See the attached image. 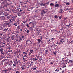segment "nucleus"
I'll list each match as a JSON object with an SVG mask.
<instances>
[{
    "label": "nucleus",
    "instance_id": "f257e3e1",
    "mask_svg": "<svg viewBox=\"0 0 73 73\" xmlns=\"http://www.w3.org/2000/svg\"><path fill=\"white\" fill-rule=\"evenodd\" d=\"M16 17H17V16H13V15H11L10 19H11V21H15H15H15V19H16Z\"/></svg>",
    "mask_w": 73,
    "mask_h": 73
},
{
    "label": "nucleus",
    "instance_id": "f03ea898",
    "mask_svg": "<svg viewBox=\"0 0 73 73\" xmlns=\"http://www.w3.org/2000/svg\"><path fill=\"white\" fill-rule=\"evenodd\" d=\"M8 13H9V10L5 11V12L3 13V15L5 16H8Z\"/></svg>",
    "mask_w": 73,
    "mask_h": 73
},
{
    "label": "nucleus",
    "instance_id": "7ed1b4c3",
    "mask_svg": "<svg viewBox=\"0 0 73 73\" xmlns=\"http://www.w3.org/2000/svg\"><path fill=\"white\" fill-rule=\"evenodd\" d=\"M10 24V22L9 21H6L4 23L6 25H9Z\"/></svg>",
    "mask_w": 73,
    "mask_h": 73
},
{
    "label": "nucleus",
    "instance_id": "20e7f679",
    "mask_svg": "<svg viewBox=\"0 0 73 73\" xmlns=\"http://www.w3.org/2000/svg\"><path fill=\"white\" fill-rule=\"evenodd\" d=\"M22 41V39H21L20 37L19 38H17L16 40V41H19V42H21Z\"/></svg>",
    "mask_w": 73,
    "mask_h": 73
},
{
    "label": "nucleus",
    "instance_id": "39448f33",
    "mask_svg": "<svg viewBox=\"0 0 73 73\" xmlns=\"http://www.w3.org/2000/svg\"><path fill=\"white\" fill-rule=\"evenodd\" d=\"M69 62L70 63V64H71L72 66H73V60H69V62H68V63H69Z\"/></svg>",
    "mask_w": 73,
    "mask_h": 73
},
{
    "label": "nucleus",
    "instance_id": "423d86ee",
    "mask_svg": "<svg viewBox=\"0 0 73 73\" xmlns=\"http://www.w3.org/2000/svg\"><path fill=\"white\" fill-rule=\"evenodd\" d=\"M22 69L23 70H25V69H26V67L25 66V65H22Z\"/></svg>",
    "mask_w": 73,
    "mask_h": 73
},
{
    "label": "nucleus",
    "instance_id": "0eeeda50",
    "mask_svg": "<svg viewBox=\"0 0 73 73\" xmlns=\"http://www.w3.org/2000/svg\"><path fill=\"white\" fill-rule=\"evenodd\" d=\"M12 66H11V67H10V68H9L7 70H9V71H11V70H13V68L12 67Z\"/></svg>",
    "mask_w": 73,
    "mask_h": 73
},
{
    "label": "nucleus",
    "instance_id": "6e6552de",
    "mask_svg": "<svg viewBox=\"0 0 73 73\" xmlns=\"http://www.w3.org/2000/svg\"><path fill=\"white\" fill-rule=\"evenodd\" d=\"M3 45H4L3 46H5V45H6V46H7L8 45V42H6L5 43H2Z\"/></svg>",
    "mask_w": 73,
    "mask_h": 73
},
{
    "label": "nucleus",
    "instance_id": "1a4fd4ad",
    "mask_svg": "<svg viewBox=\"0 0 73 73\" xmlns=\"http://www.w3.org/2000/svg\"><path fill=\"white\" fill-rule=\"evenodd\" d=\"M0 18L2 20H5V18L4 16H1Z\"/></svg>",
    "mask_w": 73,
    "mask_h": 73
},
{
    "label": "nucleus",
    "instance_id": "9d476101",
    "mask_svg": "<svg viewBox=\"0 0 73 73\" xmlns=\"http://www.w3.org/2000/svg\"><path fill=\"white\" fill-rule=\"evenodd\" d=\"M14 39V36H11L10 37V40L11 41V40H13Z\"/></svg>",
    "mask_w": 73,
    "mask_h": 73
},
{
    "label": "nucleus",
    "instance_id": "9b49d317",
    "mask_svg": "<svg viewBox=\"0 0 73 73\" xmlns=\"http://www.w3.org/2000/svg\"><path fill=\"white\" fill-rule=\"evenodd\" d=\"M17 59H15L14 60V62L15 64H17Z\"/></svg>",
    "mask_w": 73,
    "mask_h": 73
},
{
    "label": "nucleus",
    "instance_id": "f8f14e48",
    "mask_svg": "<svg viewBox=\"0 0 73 73\" xmlns=\"http://www.w3.org/2000/svg\"><path fill=\"white\" fill-rule=\"evenodd\" d=\"M62 11L63 12V10H62V9H61L60 10L58 11V12L60 13H62Z\"/></svg>",
    "mask_w": 73,
    "mask_h": 73
},
{
    "label": "nucleus",
    "instance_id": "ddd939ff",
    "mask_svg": "<svg viewBox=\"0 0 73 73\" xmlns=\"http://www.w3.org/2000/svg\"><path fill=\"white\" fill-rule=\"evenodd\" d=\"M46 4V3L44 4L43 3H42L40 4V5H41V6H45Z\"/></svg>",
    "mask_w": 73,
    "mask_h": 73
},
{
    "label": "nucleus",
    "instance_id": "4468645a",
    "mask_svg": "<svg viewBox=\"0 0 73 73\" xmlns=\"http://www.w3.org/2000/svg\"><path fill=\"white\" fill-rule=\"evenodd\" d=\"M22 14V13H18L17 14V15H18V16H21V15Z\"/></svg>",
    "mask_w": 73,
    "mask_h": 73
},
{
    "label": "nucleus",
    "instance_id": "2eb2a0df",
    "mask_svg": "<svg viewBox=\"0 0 73 73\" xmlns=\"http://www.w3.org/2000/svg\"><path fill=\"white\" fill-rule=\"evenodd\" d=\"M54 7H60V6H59V4H57L54 6Z\"/></svg>",
    "mask_w": 73,
    "mask_h": 73
},
{
    "label": "nucleus",
    "instance_id": "dca6fc26",
    "mask_svg": "<svg viewBox=\"0 0 73 73\" xmlns=\"http://www.w3.org/2000/svg\"><path fill=\"white\" fill-rule=\"evenodd\" d=\"M11 15H9L7 17V19H11Z\"/></svg>",
    "mask_w": 73,
    "mask_h": 73
},
{
    "label": "nucleus",
    "instance_id": "f3484780",
    "mask_svg": "<svg viewBox=\"0 0 73 73\" xmlns=\"http://www.w3.org/2000/svg\"><path fill=\"white\" fill-rule=\"evenodd\" d=\"M32 1L31 0H27V1H26L25 2L26 3H27L28 2V3H31V2Z\"/></svg>",
    "mask_w": 73,
    "mask_h": 73
},
{
    "label": "nucleus",
    "instance_id": "a211bd4d",
    "mask_svg": "<svg viewBox=\"0 0 73 73\" xmlns=\"http://www.w3.org/2000/svg\"><path fill=\"white\" fill-rule=\"evenodd\" d=\"M27 51H26V52H23V54H27V53H28V50H26Z\"/></svg>",
    "mask_w": 73,
    "mask_h": 73
},
{
    "label": "nucleus",
    "instance_id": "6ab92c4d",
    "mask_svg": "<svg viewBox=\"0 0 73 73\" xmlns=\"http://www.w3.org/2000/svg\"><path fill=\"white\" fill-rule=\"evenodd\" d=\"M11 65H12V64H11L9 63L8 65V68H10L11 67Z\"/></svg>",
    "mask_w": 73,
    "mask_h": 73
},
{
    "label": "nucleus",
    "instance_id": "aec40b11",
    "mask_svg": "<svg viewBox=\"0 0 73 73\" xmlns=\"http://www.w3.org/2000/svg\"><path fill=\"white\" fill-rule=\"evenodd\" d=\"M59 70H59V68H57L56 70H55V72H56V71H57V72H58V71H59Z\"/></svg>",
    "mask_w": 73,
    "mask_h": 73
},
{
    "label": "nucleus",
    "instance_id": "412c9836",
    "mask_svg": "<svg viewBox=\"0 0 73 73\" xmlns=\"http://www.w3.org/2000/svg\"><path fill=\"white\" fill-rule=\"evenodd\" d=\"M7 30H8V29H5L3 30V31L4 32H6V31H7Z\"/></svg>",
    "mask_w": 73,
    "mask_h": 73
},
{
    "label": "nucleus",
    "instance_id": "4be33fe9",
    "mask_svg": "<svg viewBox=\"0 0 73 73\" xmlns=\"http://www.w3.org/2000/svg\"><path fill=\"white\" fill-rule=\"evenodd\" d=\"M13 25H15V26H17V23H14Z\"/></svg>",
    "mask_w": 73,
    "mask_h": 73
},
{
    "label": "nucleus",
    "instance_id": "5701e85b",
    "mask_svg": "<svg viewBox=\"0 0 73 73\" xmlns=\"http://www.w3.org/2000/svg\"><path fill=\"white\" fill-rule=\"evenodd\" d=\"M5 1L6 2H7V1H9V2H11V0H5Z\"/></svg>",
    "mask_w": 73,
    "mask_h": 73
},
{
    "label": "nucleus",
    "instance_id": "b1692460",
    "mask_svg": "<svg viewBox=\"0 0 73 73\" xmlns=\"http://www.w3.org/2000/svg\"><path fill=\"white\" fill-rule=\"evenodd\" d=\"M50 6H51V7H52V6H54V4H53V3H51V4H50Z\"/></svg>",
    "mask_w": 73,
    "mask_h": 73
},
{
    "label": "nucleus",
    "instance_id": "393cba45",
    "mask_svg": "<svg viewBox=\"0 0 73 73\" xmlns=\"http://www.w3.org/2000/svg\"><path fill=\"white\" fill-rule=\"evenodd\" d=\"M54 32H56V33H55V34H57L58 33V31L54 30Z\"/></svg>",
    "mask_w": 73,
    "mask_h": 73
},
{
    "label": "nucleus",
    "instance_id": "a878e982",
    "mask_svg": "<svg viewBox=\"0 0 73 73\" xmlns=\"http://www.w3.org/2000/svg\"><path fill=\"white\" fill-rule=\"evenodd\" d=\"M54 18H55V19H58V16H57V15H55L54 16Z\"/></svg>",
    "mask_w": 73,
    "mask_h": 73
},
{
    "label": "nucleus",
    "instance_id": "bb28decb",
    "mask_svg": "<svg viewBox=\"0 0 73 73\" xmlns=\"http://www.w3.org/2000/svg\"><path fill=\"white\" fill-rule=\"evenodd\" d=\"M16 64L15 63L14 64H13V66H14V67H16Z\"/></svg>",
    "mask_w": 73,
    "mask_h": 73
},
{
    "label": "nucleus",
    "instance_id": "cd10ccee",
    "mask_svg": "<svg viewBox=\"0 0 73 73\" xmlns=\"http://www.w3.org/2000/svg\"><path fill=\"white\" fill-rule=\"evenodd\" d=\"M17 29H20V26H19L17 27Z\"/></svg>",
    "mask_w": 73,
    "mask_h": 73
},
{
    "label": "nucleus",
    "instance_id": "c85d7f7f",
    "mask_svg": "<svg viewBox=\"0 0 73 73\" xmlns=\"http://www.w3.org/2000/svg\"><path fill=\"white\" fill-rule=\"evenodd\" d=\"M20 60H19V61H17V63L18 64H19H19H20Z\"/></svg>",
    "mask_w": 73,
    "mask_h": 73
},
{
    "label": "nucleus",
    "instance_id": "c756f323",
    "mask_svg": "<svg viewBox=\"0 0 73 73\" xmlns=\"http://www.w3.org/2000/svg\"><path fill=\"white\" fill-rule=\"evenodd\" d=\"M9 64H10L9 62H6V65H8Z\"/></svg>",
    "mask_w": 73,
    "mask_h": 73
},
{
    "label": "nucleus",
    "instance_id": "7c9ffc66",
    "mask_svg": "<svg viewBox=\"0 0 73 73\" xmlns=\"http://www.w3.org/2000/svg\"><path fill=\"white\" fill-rule=\"evenodd\" d=\"M3 72L4 73H7V70H5L3 71Z\"/></svg>",
    "mask_w": 73,
    "mask_h": 73
},
{
    "label": "nucleus",
    "instance_id": "2f4dec72",
    "mask_svg": "<svg viewBox=\"0 0 73 73\" xmlns=\"http://www.w3.org/2000/svg\"><path fill=\"white\" fill-rule=\"evenodd\" d=\"M36 29L37 31H39L40 30H39V28H36Z\"/></svg>",
    "mask_w": 73,
    "mask_h": 73
},
{
    "label": "nucleus",
    "instance_id": "473e14b6",
    "mask_svg": "<svg viewBox=\"0 0 73 73\" xmlns=\"http://www.w3.org/2000/svg\"><path fill=\"white\" fill-rule=\"evenodd\" d=\"M20 5H17V8H20Z\"/></svg>",
    "mask_w": 73,
    "mask_h": 73
},
{
    "label": "nucleus",
    "instance_id": "72a5a7b5",
    "mask_svg": "<svg viewBox=\"0 0 73 73\" xmlns=\"http://www.w3.org/2000/svg\"><path fill=\"white\" fill-rule=\"evenodd\" d=\"M27 30V31H26V32H27V33H29L30 32V31H29V30Z\"/></svg>",
    "mask_w": 73,
    "mask_h": 73
},
{
    "label": "nucleus",
    "instance_id": "f704fd0d",
    "mask_svg": "<svg viewBox=\"0 0 73 73\" xmlns=\"http://www.w3.org/2000/svg\"><path fill=\"white\" fill-rule=\"evenodd\" d=\"M66 25H64V27L63 28H66Z\"/></svg>",
    "mask_w": 73,
    "mask_h": 73
},
{
    "label": "nucleus",
    "instance_id": "c9c22d12",
    "mask_svg": "<svg viewBox=\"0 0 73 73\" xmlns=\"http://www.w3.org/2000/svg\"><path fill=\"white\" fill-rule=\"evenodd\" d=\"M20 12H21V13H22L23 12V10H22L21 9H20Z\"/></svg>",
    "mask_w": 73,
    "mask_h": 73
},
{
    "label": "nucleus",
    "instance_id": "e433bc0d",
    "mask_svg": "<svg viewBox=\"0 0 73 73\" xmlns=\"http://www.w3.org/2000/svg\"><path fill=\"white\" fill-rule=\"evenodd\" d=\"M30 51L31 53H33V51L32 50H30Z\"/></svg>",
    "mask_w": 73,
    "mask_h": 73
},
{
    "label": "nucleus",
    "instance_id": "4c0bfd02",
    "mask_svg": "<svg viewBox=\"0 0 73 73\" xmlns=\"http://www.w3.org/2000/svg\"><path fill=\"white\" fill-rule=\"evenodd\" d=\"M41 40H40V39H38V42H41Z\"/></svg>",
    "mask_w": 73,
    "mask_h": 73
},
{
    "label": "nucleus",
    "instance_id": "58836bf2",
    "mask_svg": "<svg viewBox=\"0 0 73 73\" xmlns=\"http://www.w3.org/2000/svg\"><path fill=\"white\" fill-rule=\"evenodd\" d=\"M67 26H69V27H72V25L70 24H69V25H67Z\"/></svg>",
    "mask_w": 73,
    "mask_h": 73
},
{
    "label": "nucleus",
    "instance_id": "ea45409f",
    "mask_svg": "<svg viewBox=\"0 0 73 73\" xmlns=\"http://www.w3.org/2000/svg\"><path fill=\"white\" fill-rule=\"evenodd\" d=\"M23 23H24V24H25V23L27 22V21H23Z\"/></svg>",
    "mask_w": 73,
    "mask_h": 73
},
{
    "label": "nucleus",
    "instance_id": "a19ab883",
    "mask_svg": "<svg viewBox=\"0 0 73 73\" xmlns=\"http://www.w3.org/2000/svg\"><path fill=\"white\" fill-rule=\"evenodd\" d=\"M36 60H37V59H36V58L35 57V58L34 61H36Z\"/></svg>",
    "mask_w": 73,
    "mask_h": 73
},
{
    "label": "nucleus",
    "instance_id": "79ce46f5",
    "mask_svg": "<svg viewBox=\"0 0 73 73\" xmlns=\"http://www.w3.org/2000/svg\"><path fill=\"white\" fill-rule=\"evenodd\" d=\"M15 73H20V71H16Z\"/></svg>",
    "mask_w": 73,
    "mask_h": 73
},
{
    "label": "nucleus",
    "instance_id": "37998d69",
    "mask_svg": "<svg viewBox=\"0 0 73 73\" xmlns=\"http://www.w3.org/2000/svg\"><path fill=\"white\" fill-rule=\"evenodd\" d=\"M20 38H21V39H22L24 38V36H21V37H20Z\"/></svg>",
    "mask_w": 73,
    "mask_h": 73
},
{
    "label": "nucleus",
    "instance_id": "c03bdc74",
    "mask_svg": "<svg viewBox=\"0 0 73 73\" xmlns=\"http://www.w3.org/2000/svg\"><path fill=\"white\" fill-rule=\"evenodd\" d=\"M30 29L31 31H33V29L32 27L30 28Z\"/></svg>",
    "mask_w": 73,
    "mask_h": 73
},
{
    "label": "nucleus",
    "instance_id": "a18cd8bd",
    "mask_svg": "<svg viewBox=\"0 0 73 73\" xmlns=\"http://www.w3.org/2000/svg\"><path fill=\"white\" fill-rule=\"evenodd\" d=\"M17 23L19 22H20V19H19L17 21Z\"/></svg>",
    "mask_w": 73,
    "mask_h": 73
},
{
    "label": "nucleus",
    "instance_id": "49530a36",
    "mask_svg": "<svg viewBox=\"0 0 73 73\" xmlns=\"http://www.w3.org/2000/svg\"><path fill=\"white\" fill-rule=\"evenodd\" d=\"M3 13V12H0V15H3V13Z\"/></svg>",
    "mask_w": 73,
    "mask_h": 73
},
{
    "label": "nucleus",
    "instance_id": "de8ad7c7",
    "mask_svg": "<svg viewBox=\"0 0 73 73\" xmlns=\"http://www.w3.org/2000/svg\"><path fill=\"white\" fill-rule=\"evenodd\" d=\"M10 63H11L10 64H12L13 63V62H12V61H9Z\"/></svg>",
    "mask_w": 73,
    "mask_h": 73
},
{
    "label": "nucleus",
    "instance_id": "09e8293b",
    "mask_svg": "<svg viewBox=\"0 0 73 73\" xmlns=\"http://www.w3.org/2000/svg\"><path fill=\"white\" fill-rule=\"evenodd\" d=\"M42 12H43V13H46V12L45 11H44V10H43L42 11Z\"/></svg>",
    "mask_w": 73,
    "mask_h": 73
},
{
    "label": "nucleus",
    "instance_id": "8fccbe9b",
    "mask_svg": "<svg viewBox=\"0 0 73 73\" xmlns=\"http://www.w3.org/2000/svg\"><path fill=\"white\" fill-rule=\"evenodd\" d=\"M46 4L47 5H49V2L46 3Z\"/></svg>",
    "mask_w": 73,
    "mask_h": 73
},
{
    "label": "nucleus",
    "instance_id": "3c124183",
    "mask_svg": "<svg viewBox=\"0 0 73 73\" xmlns=\"http://www.w3.org/2000/svg\"><path fill=\"white\" fill-rule=\"evenodd\" d=\"M66 5H70V4L69 3H66Z\"/></svg>",
    "mask_w": 73,
    "mask_h": 73
},
{
    "label": "nucleus",
    "instance_id": "603ef678",
    "mask_svg": "<svg viewBox=\"0 0 73 73\" xmlns=\"http://www.w3.org/2000/svg\"><path fill=\"white\" fill-rule=\"evenodd\" d=\"M58 17H59V19H60H60H61V18H62L61 17V16H59Z\"/></svg>",
    "mask_w": 73,
    "mask_h": 73
},
{
    "label": "nucleus",
    "instance_id": "864d4df0",
    "mask_svg": "<svg viewBox=\"0 0 73 73\" xmlns=\"http://www.w3.org/2000/svg\"><path fill=\"white\" fill-rule=\"evenodd\" d=\"M3 29V27H1V28L0 29V30H1V29Z\"/></svg>",
    "mask_w": 73,
    "mask_h": 73
},
{
    "label": "nucleus",
    "instance_id": "5fc2aeb1",
    "mask_svg": "<svg viewBox=\"0 0 73 73\" xmlns=\"http://www.w3.org/2000/svg\"><path fill=\"white\" fill-rule=\"evenodd\" d=\"M26 26L27 27H28L29 28V25L27 24Z\"/></svg>",
    "mask_w": 73,
    "mask_h": 73
},
{
    "label": "nucleus",
    "instance_id": "6e6d98bb",
    "mask_svg": "<svg viewBox=\"0 0 73 73\" xmlns=\"http://www.w3.org/2000/svg\"><path fill=\"white\" fill-rule=\"evenodd\" d=\"M31 54V53L30 52L29 54V56H30Z\"/></svg>",
    "mask_w": 73,
    "mask_h": 73
},
{
    "label": "nucleus",
    "instance_id": "4d7b16f0",
    "mask_svg": "<svg viewBox=\"0 0 73 73\" xmlns=\"http://www.w3.org/2000/svg\"><path fill=\"white\" fill-rule=\"evenodd\" d=\"M68 54L70 56H71V53L70 52H69Z\"/></svg>",
    "mask_w": 73,
    "mask_h": 73
},
{
    "label": "nucleus",
    "instance_id": "13d9d810",
    "mask_svg": "<svg viewBox=\"0 0 73 73\" xmlns=\"http://www.w3.org/2000/svg\"><path fill=\"white\" fill-rule=\"evenodd\" d=\"M24 57H27V55H25L24 56H23Z\"/></svg>",
    "mask_w": 73,
    "mask_h": 73
},
{
    "label": "nucleus",
    "instance_id": "bf43d9fd",
    "mask_svg": "<svg viewBox=\"0 0 73 73\" xmlns=\"http://www.w3.org/2000/svg\"><path fill=\"white\" fill-rule=\"evenodd\" d=\"M63 28H64L63 27H62L61 29H60V30H63Z\"/></svg>",
    "mask_w": 73,
    "mask_h": 73
},
{
    "label": "nucleus",
    "instance_id": "052dcab7",
    "mask_svg": "<svg viewBox=\"0 0 73 73\" xmlns=\"http://www.w3.org/2000/svg\"><path fill=\"white\" fill-rule=\"evenodd\" d=\"M61 43L60 42L58 43V45H61Z\"/></svg>",
    "mask_w": 73,
    "mask_h": 73
},
{
    "label": "nucleus",
    "instance_id": "680f3d73",
    "mask_svg": "<svg viewBox=\"0 0 73 73\" xmlns=\"http://www.w3.org/2000/svg\"><path fill=\"white\" fill-rule=\"evenodd\" d=\"M1 53L2 54H3V55H4V54H4V52H2Z\"/></svg>",
    "mask_w": 73,
    "mask_h": 73
},
{
    "label": "nucleus",
    "instance_id": "e2e57ef3",
    "mask_svg": "<svg viewBox=\"0 0 73 73\" xmlns=\"http://www.w3.org/2000/svg\"><path fill=\"white\" fill-rule=\"evenodd\" d=\"M19 51H17L16 52V53H19Z\"/></svg>",
    "mask_w": 73,
    "mask_h": 73
},
{
    "label": "nucleus",
    "instance_id": "0e129e2a",
    "mask_svg": "<svg viewBox=\"0 0 73 73\" xmlns=\"http://www.w3.org/2000/svg\"><path fill=\"white\" fill-rule=\"evenodd\" d=\"M33 70H36V68H33Z\"/></svg>",
    "mask_w": 73,
    "mask_h": 73
},
{
    "label": "nucleus",
    "instance_id": "69168bd1",
    "mask_svg": "<svg viewBox=\"0 0 73 73\" xmlns=\"http://www.w3.org/2000/svg\"><path fill=\"white\" fill-rule=\"evenodd\" d=\"M9 58H11V55H9Z\"/></svg>",
    "mask_w": 73,
    "mask_h": 73
},
{
    "label": "nucleus",
    "instance_id": "338daca9",
    "mask_svg": "<svg viewBox=\"0 0 73 73\" xmlns=\"http://www.w3.org/2000/svg\"><path fill=\"white\" fill-rule=\"evenodd\" d=\"M6 59H5V60H2V61H3V62H4V61H5V60Z\"/></svg>",
    "mask_w": 73,
    "mask_h": 73
},
{
    "label": "nucleus",
    "instance_id": "774afa93",
    "mask_svg": "<svg viewBox=\"0 0 73 73\" xmlns=\"http://www.w3.org/2000/svg\"><path fill=\"white\" fill-rule=\"evenodd\" d=\"M66 20V18H64V20H63V21H65V20Z\"/></svg>",
    "mask_w": 73,
    "mask_h": 73
}]
</instances>
